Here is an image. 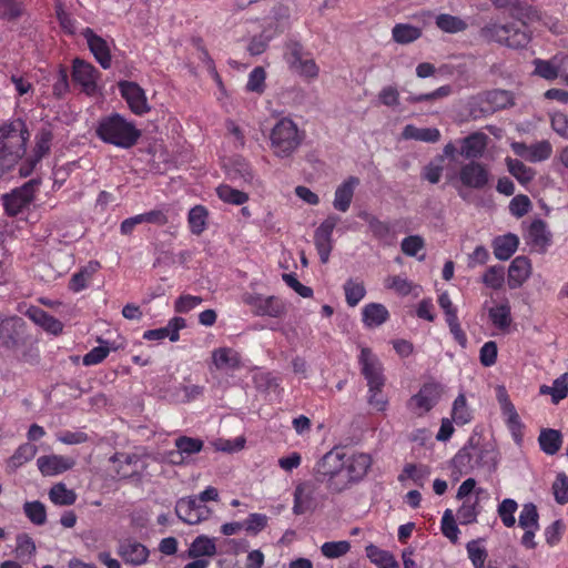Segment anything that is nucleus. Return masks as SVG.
Segmentation results:
<instances>
[{"instance_id":"obj_4","label":"nucleus","mask_w":568,"mask_h":568,"mask_svg":"<svg viewBox=\"0 0 568 568\" xmlns=\"http://www.w3.org/2000/svg\"><path fill=\"white\" fill-rule=\"evenodd\" d=\"M29 138V130L21 119H14L0 126V176L22 159Z\"/></svg>"},{"instance_id":"obj_14","label":"nucleus","mask_w":568,"mask_h":568,"mask_svg":"<svg viewBox=\"0 0 568 568\" xmlns=\"http://www.w3.org/2000/svg\"><path fill=\"white\" fill-rule=\"evenodd\" d=\"M318 506L317 487L312 481L300 483L293 494L294 515H305L315 511Z\"/></svg>"},{"instance_id":"obj_29","label":"nucleus","mask_w":568,"mask_h":568,"mask_svg":"<svg viewBox=\"0 0 568 568\" xmlns=\"http://www.w3.org/2000/svg\"><path fill=\"white\" fill-rule=\"evenodd\" d=\"M26 315L51 334L58 335L63 329V324L59 320L38 306L29 307Z\"/></svg>"},{"instance_id":"obj_50","label":"nucleus","mask_w":568,"mask_h":568,"mask_svg":"<svg viewBox=\"0 0 568 568\" xmlns=\"http://www.w3.org/2000/svg\"><path fill=\"white\" fill-rule=\"evenodd\" d=\"M49 497L53 504L59 506H70L77 500V494L72 489H68L63 483L53 485Z\"/></svg>"},{"instance_id":"obj_15","label":"nucleus","mask_w":568,"mask_h":568,"mask_svg":"<svg viewBox=\"0 0 568 568\" xmlns=\"http://www.w3.org/2000/svg\"><path fill=\"white\" fill-rule=\"evenodd\" d=\"M358 363L361 365V373L367 382V386L386 384L383 364L369 347L361 348Z\"/></svg>"},{"instance_id":"obj_2","label":"nucleus","mask_w":568,"mask_h":568,"mask_svg":"<svg viewBox=\"0 0 568 568\" xmlns=\"http://www.w3.org/2000/svg\"><path fill=\"white\" fill-rule=\"evenodd\" d=\"M509 16L517 22L508 24L488 23L480 29V37L489 42H497L511 49H523L531 41L529 23L537 20V10L523 0H515Z\"/></svg>"},{"instance_id":"obj_49","label":"nucleus","mask_w":568,"mask_h":568,"mask_svg":"<svg viewBox=\"0 0 568 568\" xmlns=\"http://www.w3.org/2000/svg\"><path fill=\"white\" fill-rule=\"evenodd\" d=\"M436 26L444 32L457 33L465 31L468 27L467 22L462 18L448 13H440L436 17Z\"/></svg>"},{"instance_id":"obj_30","label":"nucleus","mask_w":568,"mask_h":568,"mask_svg":"<svg viewBox=\"0 0 568 568\" xmlns=\"http://www.w3.org/2000/svg\"><path fill=\"white\" fill-rule=\"evenodd\" d=\"M519 239L513 233L497 236L493 240L491 246L497 260L507 261L517 251Z\"/></svg>"},{"instance_id":"obj_10","label":"nucleus","mask_w":568,"mask_h":568,"mask_svg":"<svg viewBox=\"0 0 568 568\" xmlns=\"http://www.w3.org/2000/svg\"><path fill=\"white\" fill-rule=\"evenodd\" d=\"M39 185L40 180L31 179L22 186L14 189L10 194L3 195V204L8 215L16 216L29 206L34 199Z\"/></svg>"},{"instance_id":"obj_27","label":"nucleus","mask_w":568,"mask_h":568,"mask_svg":"<svg viewBox=\"0 0 568 568\" xmlns=\"http://www.w3.org/2000/svg\"><path fill=\"white\" fill-rule=\"evenodd\" d=\"M183 507L184 514H180V520L189 525L199 524L209 518L211 510L197 499H180V508Z\"/></svg>"},{"instance_id":"obj_7","label":"nucleus","mask_w":568,"mask_h":568,"mask_svg":"<svg viewBox=\"0 0 568 568\" xmlns=\"http://www.w3.org/2000/svg\"><path fill=\"white\" fill-rule=\"evenodd\" d=\"M444 387L440 383L432 381L422 385L419 390L407 400V409L417 417L429 413L440 400Z\"/></svg>"},{"instance_id":"obj_46","label":"nucleus","mask_w":568,"mask_h":568,"mask_svg":"<svg viewBox=\"0 0 568 568\" xmlns=\"http://www.w3.org/2000/svg\"><path fill=\"white\" fill-rule=\"evenodd\" d=\"M216 552V546L213 539L206 536L196 537L189 548V557L200 558L213 556Z\"/></svg>"},{"instance_id":"obj_57","label":"nucleus","mask_w":568,"mask_h":568,"mask_svg":"<svg viewBox=\"0 0 568 568\" xmlns=\"http://www.w3.org/2000/svg\"><path fill=\"white\" fill-rule=\"evenodd\" d=\"M266 72L263 67H255L248 74L247 83H246V91L247 92H254L257 94H263L266 84Z\"/></svg>"},{"instance_id":"obj_20","label":"nucleus","mask_w":568,"mask_h":568,"mask_svg":"<svg viewBox=\"0 0 568 568\" xmlns=\"http://www.w3.org/2000/svg\"><path fill=\"white\" fill-rule=\"evenodd\" d=\"M97 74L98 70L91 63L74 59L72 79L89 95L97 91Z\"/></svg>"},{"instance_id":"obj_62","label":"nucleus","mask_w":568,"mask_h":568,"mask_svg":"<svg viewBox=\"0 0 568 568\" xmlns=\"http://www.w3.org/2000/svg\"><path fill=\"white\" fill-rule=\"evenodd\" d=\"M505 282V273L503 266H490L483 275V283L493 290H499Z\"/></svg>"},{"instance_id":"obj_58","label":"nucleus","mask_w":568,"mask_h":568,"mask_svg":"<svg viewBox=\"0 0 568 568\" xmlns=\"http://www.w3.org/2000/svg\"><path fill=\"white\" fill-rule=\"evenodd\" d=\"M517 509L518 504L511 498H506L499 504L497 511L505 527L510 528L515 526V513Z\"/></svg>"},{"instance_id":"obj_56","label":"nucleus","mask_w":568,"mask_h":568,"mask_svg":"<svg viewBox=\"0 0 568 568\" xmlns=\"http://www.w3.org/2000/svg\"><path fill=\"white\" fill-rule=\"evenodd\" d=\"M359 217L368 224L371 232L376 239L385 240L389 236L390 225L387 222L381 221L376 216L366 212L359 214Z\"/></svg>"},{"instance_id":"obj_34","label":"nucleus","mask_w":568,"mask_h":568,"mask_svg":"<svg viewBox=\"0 0 568 568\" xmlns=\"http://www.w3.org/2000/svg\"><path fill=\"white\" fill-rule=\"evenodd\" d=\"M100 266L98 261H90L85 266L80 268L79 272L72 275L69 282V288L75 293L84 290Z\"/></svg>"},{"instance_id":"obj_5","label":"nucleus","mask_w":568,"mask_h":568,"mask_svg":"<svg viewBox=\"0 0 568 568\" xmlns=\"http://www.w3.org/2000/svg\"><path fill=\"white\" fill-rule=\"evenodd\" d=\"M95 134L104 143L130 149L136 144L141 136V131L119 113H112L99 120Z\"/></svg>"},{"instance_id":"obj_54","label":"nucleus","mask_w":568,"mask_h":568,"mask_svg":"<svg viewBox=\"0 0 568 568\" xmlns=\"http://www.w3.org/2000/svg\"><path fill=\"white\" fill-rule=\"evenodd\" d=\"M38 452V448L34 444L24 443L18 447L14 454L9 459V466L12 469H17L21 467L23 464L31 460Z\"/></svg>"},{"instance_id":"obj_36","label":"nucleus","mask_w":568,"mask_h":568,"mask_svg":"<svg viewBox=\"0 0 568 568\" xmlns=\"http://www.w3.org/2000/svg\"><path fill=\"white\" fill-rule=\"evenodd\" d=\"M540 449L547 455H555L562 445V435L559 430L552 428L541 429L538 436Z\"/></svg>"},{"instance_id":"obj_26","label":"nucleus","mask_w":568,"mask_h":568,"mask_svg":"<svg viewBox=\"0 0 568 568\" xmlns=\"http://www.w3.org/2000/svg\"><path fill=\"white\" fill-rule=\"evenodd\" d=\"M74 460L60 455L41 456L37 460L39 470L44 476H53L71 469Z\"/></svg>"},{"instance_id":"obj_52","label":"nucleus","mask_w":568,"mask_h":568,"mask_svg":"<svg viewBox=\"0 0 568 568\" xmlns=\"http://www.w3.org/2000/svg\"><path fill=\"white\" fill-rule=\"evenodd\" d=\"M209 212L205 206L196 205L190 210L187 222L193 234L200 235L206 227Z\"/></svg>"},{"instance_id":"obj_22","label":"nucleus","mask_w":568,"mask_h":568,"mask_svg":"<svg viewBox=\"0 0 568 568\" xmlns=\"http://www.w3.org/2000/svg\"><path fill=\"white\" fill-rule=\"evenodd\" d=\"M527 243L540 253H545L552 242V234L541 219L534 220L527 230Z\"/></svg>"},{"instance_id":"obj_31","label":"nucleus","mask_w":568,"mask_h":568,"mask_svg":"<svg viewBox=\"0 0 568 568\" xmlns=\"http://www.w3.org/2000/svg\"><path fill=\"white\" fill-rule=\"evenodd\" d=\"M362 316L365 326L377 327L388 321L389 312L381 303H369L363 307Z\"/></svg>"},{"instance_id":"obj_55","label":"nucleus","mask_w":568,"mask_h":568,"mask_svg":"<svg viewBox=\"0 0 568 568\" xmlns=\"http://www.w3.org/2000/svg\"><path fill=\"white\" fill-rule=\"evenodd\" d=\"M23 510L29 520L37 525L42 526L47 521V510L45 506L39 501H26L23 505Z\"/></svg>"},{"instance_id":"obj_21","label":"nucleus","mask_w":568,"mask_h":568,"mask_svg":"<svg viewBox=\"0 0 568 568\" xmlns=\"http://www.w3.org/2000/svg\"><path fill=\"white\" fill-rule=\"evenodd\" d=\"M564 54L557 53L549 60L535 59L532 61L535 67L534 74L548 81L556 80L558 77L562 78V71L568 65V60L564 62Z\"/></svg>"},{"instance_id":"obj_61","label":"nucleus","mask_w":568,"mask_h":568,"mask_svg":"<svg viewBox=\"0 0 568 568\" xmlns=\"http://www.w3.org/2000/svg\"><path fill=\"white\" fill-rule=\"evenodd\" d=\"M440 529L446 538H448L454 544L457 542L460 531L450 509H446L444 511L440 521Z\"/></svg>"},{"instance_id":"obj_25","label":"nucleus","mask_w":568,"mask_h":568,"mask_svg":"<svg viewBox=\"0 0 568 568\" xmlns=\"http://www.w3.org/2000/svg\"><path fill=\"white\" fill-rule=\"evenodd\" d=\"M359 185L357 176H348L342 184H339L334 194L333 206L338 212H347L353 197L355 189Z\"/></svg>"},{"instance_id":"obj_53","label":"nucleus","mask_w":568,"mask_h":568,"mask_svg":"<svg viewBox=\"0 0 568 568\" xmlns=\"http://www.w3.org/2000/svg\"><path fill=\"white\" fill-rule=\"evenodd\" d=\"M385 385H368L367 403L376 412L384 413L388 407V397L384 393Z\"/></svg>"},{"instance_id":"obj_1","label":"nucleus","mask_w":568,"mask_h":568,"mask_svg":"<svg viewBox=\"0 0 568 568\" xmlns=\"http://www.w3.org/2000/svg\"><path fill=\"white\" fill-rule=\"evenodd\" d=\"M373 459L365 453L347 455L342 447L324 454L314 466L315 479L331 494H341L359 483L372 467Z\"/></svg>"},{"instance_id":"obj_32","label":"nucleus","mask_w":568,"mask_h":568,"mask_svg":"<svg viewBox=\"0 0 568 568\" xmlns=\"http://www.w3.org/2000/svg\"><path fill=\"white\" fill-rule=\"evenodd\" d=\"M14 357L24 364L37 365L40 362V354L36 341L31 335L27 336L21 345L17 348L11 349Z\"/></svg>"},{"instance_id":"obj_63","label":"nucleus","mask_w":568,"mask_h":568,"mask_svg":"<svg viewBox=\"0 0 568 568\" xmlns=\"http://www.w3.org/2000/svg\"><path fill=\"white\" fill-rule=\"evenodd\" d=\"M255 387L260 390H272L280 387L281 379L271 372H261L253 376Z\"/></svg>"},{"instance_id":"obj_18","label":"nucleus","mask_w":568,"mask_h":568,"mask_svg":"<svg viewBox=\"0 0 568 568\" xmlns=\"http://www.w3.org/2000/svg\"><path fill=\"white\" fill-rule=\"evenodd\" d=\"M511 150L516 155L531 163L546 161L552 154V145L547 140L536 142L531 145H527L524 142H513Z\"/></svg>"},{"instance_id":"obj_17","label":"nucleus","mask_w":568,"mask_h":568,"mask_svg":"<svg viewBox=\"0 0 568 568\" xmlns=\"http://www.w3.org/2000/svg\"><path fill=\"white\" fill-rule=\"evenodd\" d=\"M116 554L125 565L135 567L146 562L150 551L135 538L128 537L118 541Z\"/></svg>"},{"instance_id":"obj_45","label":"nucleus","mask_w":568,"mask_h":568,"mask_svg":"<svg viewBox=\"0 0 568 568\" xmlns=\"http://www.w3.org/2000/svg\"><path fill=\"white\" fill-rule=\"evenodd\" d=\"M143 338L148 341H160L169 338L171 342L178 341V316H173L168 326L145 331Z\"/></svg>"},{"instance_id":"obj_43","label":"nucleus","mask_w":568,"mask_h":568,"mask_svg":"<svg viewBox=\"0 0 568 568\" xmlns=\"http://www.w3.org/2000/svg\"><path fill=\"white\" fill-rule=\"evenodd\" d=\"M393 40L399 44H408L422 37V29L407 23H397L392 30Z\"/></svg>"},{"instance_id":"obj_40","label":"nucleus","mask_w":568,"mask_h":568,"mask_svg":"<svg viewBox=\"0 0 568 568\" xmlns=\"http://www.w3.org/2000/svg\"><path fill=\"white\" fill-rule=\"evenodd\" d=\"M193 43L196 47V49L200 51L199 59L204 63V67L207 71V73L211 75V78L216 83L219 89L221 91H224L225 87H224L223 80L216 70L213 59L210 57L209 52L204 48L203 40L201 38H195V39H193Z\"/></svg>"},{"instance_id":"obj_35","label":"nucleus","mask_w":568,"mask_h":568,"mask_svg":"<svg viewBox=\"0 0 568 568\" xmlns=\"http://www.w3.org/2000/svg\"><path fill=\"white\" fill-rule=\"evenodd\" d=\"M452 420L458 426L469 424L474 418V412L468 405L465 394L460 393L452 406Z\"/></svg>"},{"instance_id":"obj_23","label":"nucleus","mask_w":568,"mask_h":568,"mask_svg":"<svg viewBox=\"0 0 568 568\" xmlns=\"http://www.w3.org/2000/svg\"><path fill=\"white\" fill-rule=\"evenodd\" d=\"M488 135L484 132H474L459 140V154L469 161H476L484 155L488 144Z\"/></svg>"},{"instance_id":"obj_60","label":"nucleus","mask_w":568,"mask_h":568,"mask_svg":"<svg viewBox=\"0 0 568 568\" xmlns=\"http://www.w3.org/2000/svg\"><path fill=\"white\" fill-rule=\"evenodd\" d=\"M538 519L536 505L532 503L525 504L519 515V526L523 529L539 528Z\"/></svg>"},{"instance_id":"obj_44","label":"nucleus","mask_w":568,"mask_h":568,"mask_svg":"<svg viewBox=\"0 0 568 568\" xmlns=\"http://www.w3.org/2000/svg\"><path fill=\"white\" fill-rule=\"evenodd\" d=\"M110 462L114 465L116 475L119 477L126 478L135 473V469L131 466L133 463L138 462V458L132 454L116 453L110 458Z\"/></svg>"},{"instance_id":"obj_3","label":"nucleus","mask_w":568,"mask_h":568,"mask_svg":"<svg viewBox=\"0 0 568 568\" xmlns=\"http://www.w3.org/2000/svg\"><path fill=\"white\" fill-rule=\"evenodd\" d=\"M497 464V452L491 443L480 438L470 437L452 459L453 474L460 476L468 475L475 469H491Z\"/></svg>"},{"instance_id":"obj_11","label":"nucleus","mask_w":568,"mask_h":568,"mask_svg":"<svg viewBox=\"0 0 568 568\" xmlns=\"http://www.w3.org/2000/svg\"><path fill=\"white\" fill-rule=\"evenodd\" d=\"M27 323L20 316H9L0 322V346L11 351L29 336Z\"/></svg>"},{"instance_id":"obj_64","label":"nucleus","mask_w":568,"mask_h":568,"mask_svg":"<svg viewBox=\"0 0 568 568\" xmlns=\"http://www.w3.org/2000/svg\"><path fill=\"white\" fill-rule=\"evenodd\" d=\"M552 494L559 505L568 503V476L559 473L552 484Z\"/></svg>"},{"instance_id":"obj_38","label":"nucleus","mask_w":568,"mask_h":568,"mask_svg":"<svg viewBox=\"0 0 568 568\" xmlns=\"http://www.w3.org/2000/svg\"><path fill=\"white\" fill-rule=\"evenodd\" d=\"M539 393L550 395L554 404H558L560 400L565 399L568 395V373H564L557 377L551 386L541 385Z\"/></svg>"},{"instance_id":"obj_24","label":"nucleus","mask_w":568,"mask_h":568,"mask_svg":"<svg viewBox=\"0 0 568 568\" xmlns=\"http://www.w3.org/2000/svg\"><path fill=\"white\" fill-rule=\"evenodd\" d=\"M81 34L87 40L88 47L99 64L103 69H109L111 67V53L108 42L90 28L83 29Z\"/></svg>"},{"instance_id":"obj_13","label":"nucleus","mask_w":568,"mask_h":568,"mask_svg":"<svg viewBox=\"0 0 568 568\" xmlns=\"http://www.w3.org/2000/svg\"><path fill=\"white\" fill-rule=\"evenodd\" d=\"M471 104L479 106L483 115L509 108L514 104V94L508 90L494 89L476 97Z\"/></svg>"},{"instance_id":"obj_9","label":"nucleus","mask_w":568,"mask_h":568,"mask_svg":"<svg viewBox=\"0 0 568 568\" xmlns=\"http://www.w3.org/2000/svg\"><path fill=\"white\" fill-rule=\"evenodd\" d=\"M243 302L251 307L255 316H268L278 318L286 313V304L278 296H263L257 293H246Z\"/></svg>"},{"instance_id":"obj_42","label":"nucleus","mask_w":568,"mask_h":568,"mask_svg":"<svg viewBox=\"0 0 568 568\" xmlns=\"http://www.w3.org/2000/svg\"><path fill=\"white\" fill-rule=\"evenodd\" d=\"M491 324L498 329L506 331L511 323L510 305L507 301L500 303L488 311Z\"/></svg>"},{"instance_id":"obj_59","label":"nucleus","mask_w":568,"mask_h":568,"mask_svg":"<svg viewBox=\"0 0 568 568\" xmlns=\"http://www.w3.org/2000/svg\"><path fill=\"white\" fill-rule=\"evenodd\" d=\"M351 549V544L347 540L326 541L321 546V552L328 559H336L346 555Z\"/></svg>"},{"instance_id":"obj_37","label":"nucleus","mask_w":568,"mask_h":568,"mask_svg":"<svg viewBox=\"0 0 568 568\" xmlns=\"http://www.w3.org/2000/svg\"><path fill=\"white\" fill-rule=\"evenodd\" d=\"M212 358L217 369H236L241 365L239 354L229 347L215 349Z\"/></svg>"},{"instance_id":"obj_33","label":"nucleus","mask_w":568,"mask_h":568,"mask_svg":"<svg viewBox=\"0 0 568 568\" xmlns=\"http://www.w3.org/2000/svg\"><path fill=\"white\" fill-rule=\"evenodd\" d=\"M402 136L405 140L436 143L440 140L442 134L436 128H417L414 124H407L403 129Z\"/></svg>"},{"instance_id":"obj_47","label":"nucleus","mask_w":568,"mask_h":568,"mask_svg":"<svg viewBox=\"0 0 568 568\" xmlns=\"http://www.w3.org/2000/svg\"><path fill=\"white\" fill-rule=\"evenodd\" d=\"M216 194L224 203L232 205H243L248 201V194L232 187L229 184H221L216 187Z\"/></svg>"},{"instance_id":"obj_16","label":"nucleus","mask_w":568,"mask_h":568,"mask_svg":"<svg viewBox=\"0 0 568 568\" xmlns=\"http://www.w3.org/2000/svg\"><path fill=\"white\" fill-rule=\"evenodd\" d=\"M338 221L339 217L337 215H329L315 230L314 244L323 264L327 263L329 260L333 250L332 235Z\"/></svg>"},{"instance_id":"obj_19","label":"nucleus","mask_w":568,"mask_h":568,"mask_svg":"<svg viewBox=\"0 0 568 568\" xmlns=\"http://www.w3.org/2000/svg\"><path fill=\"white\" fill-rule=\"evenodd\" d=\"M122 98L126 101L132 112L143 114L150 110L144 90L135 82L122 81L119 83Z\"/></svg>"},{"instance_id":"obj_48","label":"nucleus","mask_w":568,"mask_h":568,"mask_svg":"<svg viewBox=\"0 0 568 568\" xmlns=\"http://www.w3.org/2000/svg\"><path fill=\"white\" fill-rule=\"evenodd\" d=\"M345 300L348 306H356L366 295L364 283L358 280L348 278L344 284Z\"/></svg>"},{"instance_id":"obj_39","label":"nucleus","mask_w":568,"mask_h":568,"mask_svg":"<svg viewBox=\"0 0 568 568\" xmlns=\"http://www.w3.org/2000/svg\"><path fill=\"white\" fill-rule=\"evenodd\" d=\"M367 558L378 568H398L395 557L387 550H383L371 544L365 548Z\"/></svg>"},{"instance_id":"obj_51","label":"nucleus","mask_w":568,"mask_h":568,"mask_svg":"<svg viewBox=\"0 0 568 568\" xmlns=\"http://www.w3.org/2000/svg\"><path fill=\"white\" fill-rule=\"evenodd\" d=\"M204 443L200 438L180 435V466L187 463V458L202 450Z\"/></svg>"},{"instance_id":"obj_41","label":"nucleus","mask_w":568,"mask_h":568,"mask_svg":"<svg viewBox=\"0 0 568 568\" xmlns=\"http://www.w3.org/2000/svg\"><path fill=\"white\" fill-rule=\"evenodd\" d=\"M506 164L509 173L523 185L530 183L536 175L532 168L517 159L507 158Z\"/></svg>"},{"instance_id":"obj_8","label":"nucleus","mask_w":568,"mask_h":568,"mask_svg":"<svg viewBox=\"0 0 568 568\" xmlns=\"http://www.w3.org/2000/svg\"><path fill=\"white\" fill-rule=\"evenodd\" d=\"M284 58L290 68L298 75L307 80H314L318 77V65L308 53H304L303 45L300 42H290L286 45Z\"/></svg>"},{"instance_id":"obj_6","label":"nucleus","mask_w":568,"mask_h":568,"mask_svg":"<svg viewBox=\"0 0 568 568\" xmlns=\"http://www.w3.org/2000/svg\"><path fill=\"white\" fill-rule=\"evenodd\" d=\"M305 139L304 131L290 118L280 119L270 133V146L280 159L291 158Z\"/></svg>"},{"instance_id":"obj_12","label":"nucleus","mask_w":568,"mask_h":568,"mask_svg":"<svg viewBox=\"0 0 568 568\" xmlns=\"http://www.w3.org/2000/svg\"><path fill=\"white\" fill-rule=\"evenodd\" d=\"M489 168L478 161H469L463 164L458 172V179L463 186L483 190L490 181Z\"/></svg>"},{"instance_id":"obj_28","label":"nucleus","mask_w":568,"mask_h":568,"mask_svg":"<svg viewBox=\"0 0 568 568\" xmlns=\"http://www.w3.org/2000/svg\"><path fill=\"white\" fill-rule=\"evenodd\" d=\"M531 264L528 257H515L508 268V284L511 288H517L529 277Z\"/></svg>"}]
</instances>
